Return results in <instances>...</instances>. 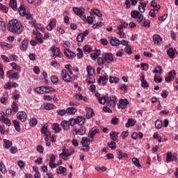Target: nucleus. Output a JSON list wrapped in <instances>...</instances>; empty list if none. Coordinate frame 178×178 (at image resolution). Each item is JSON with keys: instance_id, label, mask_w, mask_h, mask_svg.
<instances>
[{"instance_id": "nucleus-1", "label": "nucleus", "mask_w": 178, "mask_h": 178, "mask_svg": "<svg viewBox=\"0 0 178 178\" xmlns=\"http://www.w3.org/2000/svg\"><path fill=\"white\" fill-rule=\"evenodd\" d=\"M8 29L13 34H22L24 31V26L17 19H12L8 24Z\"/></svg>"}, {"instance_id": "nucleus-2", "label": "nucleus", "mask_w": 178, "mask_h": 178, "mask_svg": "<svg viewBox=\"0 0 178 178\" xmlns=\"http://www.w3.org/2000/svg\"><path fill=\"white\" fill-rule=\"evenodd\" d=\"M99 102L102 105H108V106H112L115 108L116 106V97L115 96H104L99 99Z\"/></svg>"}, {"instance_id": "nucleus-3", "label": "nucleus", "mask_w": 178, "mask_h": 178, "mask_svg": "<svg viewBox=\"0 0 178 178\" xmlns=\"http://www.w3.org/2000/svg\"><path fill=\"white\" fill-rule=\"evenodd\" d=\"M74 154V149L71 148L70 149H66V148L63 149V152L59 154L60 158H62L64 161H67L69 156Z\"/></svg>"}, {"instance_id": "nucleus-4", "label": "nucleus", "mask_w": 178, "mask_h": 178, "mask_svg": "<svg viewBox=\"0 0 178 178\" xmlns=\"http://www.w3.org/2000/svg\"><path fill=\"white\" fill-rule=\"evenodd\" d=\"M131 17L133 19H137L136 22H138V23H142L143 20L144 19V15L140 14L138 10L131 11Z\"/></svg>"}, {"instance_id": "nucleus-5", "label": "nucleus", "mask_w": 178, "mask_h": 178, "mask_svg": "<svg viewBox=\"0 0 178 178\" xmlns=\"http://www.w3.org/2000/svg\"><path fill=\"white\" fill-rule=\"evenodd\" d=\"M49 51H51V52H52L53 57L55 56V58H62V53L60 52V49L55 47V45L51 46Z\"/></svg>"}, {"instance_id": "nucleus-6", "label": "nucleus", "mask_w": 178, "mask_h": 178, "mask_svg": "<svg viewBox=\"0 0 178 178\" xmlns=\"http://www.w3.org/2000/svg\"><path fill=\"white\" fill-rule=\"evenodd\" d=\"M61 77L66 83H70L72 81V76L69 75V72L66 70H63L61 72Z\"/></svg>"}, {"instance_id": "nucleus-7", "label": "nucleus", "mask_w": 178, "mask_h": 178, "mask_svg": "<svg viewBox=\"0 0 178 178\" xmlns=\"http://www.w3.org/2000/svg\"><path fill=\"white\" fill-rule=\"evenodd\" d=\"M98 133H99V129H98L97 127L92 128L88 135L90 141H92V140H94V136H95V134H98Z\"/></svg>"}, {"instance_id": "nucleus-8", "label": "nucleus", "mask_w": 178, "mask_h": 178, "mask_svg": "<svg viewBox=\"0 0 178 178\" xmlns=\"http://www.w3.org/2000/svg\"><path fill=\"white\" fill-rule=\"evenodd\" d=\"M108 80H109L108 74H104V75L99 76V78L97 80V83L98 84H101V83H102L103 86H106V83H108Z\"/></svg>"}, {"instance_id": "nucleus-9", "label": "nucleus", "mask_w": 178, "mask_h": 178, "mask_svg": "<svg viewBox=\"0 0 178 178\" xmlns=\"http://www.w3.org/2000/svg\"><path fill=\"white\" fill-rule=\"evenodd\" d=\"M6 76L10 80H13V79L17 80V79H19V72H13V71L9 70L7 72Z\"/></svg>"}, {"instance_id": "nucleus-10", "label": "nucleus", "mask_w": 178, "mask_h": 178, "mask_svg": "<svg viewBox=\"0 0 178 178\" xmlns=\"http://www.w3.org/2000/svg\"><path fill=\"white\" fill-rule=\"evenodd\" d=\"M17 119L20 120V122H26L27 114L24 111H19L17 113Z\"/></svg>"}, {"instance_id": "nucleus-11", "label": "nucleus", "mask_w": 178, "mask_h": 178, "mask_svg": "<svg viewBox=\"0 0 178 178\" xmlns=\"http://www.w3.org/2000/svg\"><path fill=\"white\" fill-rule=\"evenodd\" d=\"M177 156L175 154H173V153H172V152H168L166 154V161L165 162H167V163H169V162H173V161H175V159H177Z\"/></svg>"}, {"instance_id": "nucleus-12", "label": "nucleus", "mask_w": 178, "mask_h": 178, "mask_svg": "<svg viewBox=\"0 0 178 178\" xmlns=\"http://www.w3.org/2000/svg\"><path fill=\"white\" fill-rule=\"evenodd\" d=\"M64 55L68 58V59H73V58H76V53L71 51L69 49L64 50Z\"/></svg>"}, {"instance_id": "nucleus-13", "label": "nucleus", "mask_w": 178, "mask_h": 178, "mask_svg": "<svg viewBox=\"0 0 178 178\" xmlns=\"http://www.w3.org/2000/svg\"><path fill=\"white\" fill-rule=\"evenodd\" d=\"M29 46V40L27 39L24 40L19 45L20 51L24 52L27 51V47Z\"/></svg>"}, {"instance_id": "nucleus-14", "label": "nucleus", "mask_w": 178, "mask_h": 178, "mask_svg": "<svg viewBox=\"0 0 178 178\" xmlns=\"http://www.w3.org/2000/svg\"><path fill=\"white\" fill-rule=\"evenodd\" d=\"M104 59L107 63H111V62H113V54L111 53L105 54Z\"/></svg>"}, {"instance_id": "nucleus-15", "label": "nucleus", "mask_w": 178, "mask_h": 178, "mask_svg": "<svg viewBox=\"0 0 178 178\" xmlns=\"http://www.w3.org/2000/svg\"><path fill=\"white\" fill-rule=\"evenodd\" d=\"M127 105H129V100H127V99H121L120 100L118 108H121V109H126V108H127Z\"/></svg>"}, {"instance_id": "nucleus-16", "label": "nucleus", "mask_w": 178, "mask_h": 178, "mask_svg": "<svg viewBox=\"0 0 178 178\" xmlns=\"http://www.w3.org/2000/svg\"><path fill=\"white\" fill-rule=\"evenodd\" d=\"M40 131L42 134H44L46 137H49V136H51V132L48 131V126H47L46 124L42 126Z\"/></svg>"}, {"instance_id": "nucleus-17", "label": "nucleus", "mask_w": 178, "mask_h": 178, "mask_svg": "<svg viewBox=\"0 0 178 178\" xmlns=\"http://www.w3.org/2000/svg\"><path fill=\"white\" fill-rule=\"evenodd\" d=\"M110 44L113 47H119V45H120V40L115 37H112L110 40Z\"/></svg>"}, {"instance_id": "nucleus-18", "label": "nucleus", "mask_w": 178, "mask_h": 178, "mask_svg": "<svg viewBox=\"0 0 178 178\" xmlns=\"http://www.w3.org/2000/svg\"><path fill=\"white\" fill-rule=\"evenodd\" d=\"M73 12L77 16H80L81 15H84V8H77V7H74L72 8Z\"/></svg>"}, {"instance_id": "nucleus-19", "label": "nucleus", "mask_w": 178, "mask_h": 178, "mask_svg": "<svg viewBox=\"0 0 178 178\" xmlns=\"http://www.w3.org/2000/svg\"><path fill=\"white\" fill-rule=\"evenodd\" d=\"M140 26H143V27H145L146 29H149L151 26V22H149V19H145L143 17V19L141 23H140Z\"/></svg>"}, {"instance_id": "nucleus-20", "label": "nucleus", "mask_w": 178, "mask_h": 178, "mask_svg": "<svg viewBox=\"0 0 178 178\" xmlns=\"http://www.w3.org/2000/svg\"><path fill=\"white\" fill-rule=\"evenodd\" d=\"M55 91H56V89H55L52 87H50L48 86H43V94H44V93L48 94L49 92H55Z\"/></svg>"}, {"instance_id": "nucleus-21", "label": "nucleus", "mask_w": 178, "mask_h": 178, "mask_svg": "<svg viewBox=\"0 0 178 178\" xmlns=\"http://www.w3.org/2000/svg\"><path fill=\"white\" fill-rule=\"evenodd\" d=\"M60 126L63 127V130L67 131L69 129H70V124H69V121L63 120L60 122Z\"/></svg>"}, {"instance_id": "nucleus-22", "label": "nucleus", "mask_w": 178, "mask_h": 178, "mask_svg": "<svg viewBox=\"0 0 178 178\" xmlns=\"http://www.w3.org/2000/svg\"><path fill=\"white\" fill-rule=\"evenodd\" d=\"M86 72L88 73V77H91V76H94V74H95V69H94L90 65L87 66Z\"/></svg>"}, {"instance_id": "nucleus-23", "label": "nucleus", "mask_w": 178, "mask_h": 178, "mask_svg": "<svg viewBox=\"0 0 178 178\" xmlns=\"http://www.w3.org/2000/svg\"><path fill=\"white\" fill-rule=\"evenodd\" d=\"M86 111V119H91V118H92V116L95 115L94 113V110H92V108H87Z\"/></svg>"}, {"instance_id": "nucleus-24", "label": "nucleus", "mask_w": 178, "mask_h": 178, "mask_svg": "<svg viewBox=\"0 0 178 178\" xmlns=\"http://www.w3.org/2000/svg\"><path fill=\"white\" fill-rule=\"evenodd\" d=\"M66 171V168L63 166H60L58 168L56 169V173L58 175H63V176H66L67 175Z\"/></svg>"}, {"instance_id": "nucleus-25", "label": "nucleus", "mask_w": 178, "mask_h": 178, "mask_svg": "<svg viewBox=\"0 0 178 178\" xmlns=\"http://www.w3.org/2000/svg\"><path fill=\"white\" fill-rule=\"evenodd\" d=\"M3 142L4 143L3 147L6 148V149H9V148L13 145V143L8 139H3Z\"/></svg>"}, {"instance_id": "nucleus-26", "label": "nucleus", "mask_w": 178, "mask_h": 178, "mask_svg": "<svg viewBox=\"0 0 178 178\" xmlns=\"http://www.w3.org/2000/svg\"><path fill=\"white\" fill-rule=\"evenodd\" d=\"M54 26H56V19H53L49 22V24L47 26V29L49 31H51L52 30V29H54Z\"/></svg>"}, {"instance_id": "nucleus-27", "label": "nucleus", "mask_w": 178, "mask_h": 178, "mask_svg": "<svg viewBox=\"0 0 178 178\" xmlns=\"http://www.w3.org/2000/svg\"><path fill=\"white\" fill-rule=\"evenodd\" d=\"M51 129L52 130L54 131L55 133L58 134V133H60V131H62V129L60 128L59 124L58 123H54L51 125Z\"/></svg>"}, {"instance_id": "nucleus-28", "label": "nucleus", "mask_w": 178, "mask_h": 178, "mask_svg": "<svg viewBox=\"0 0 178 178\" xmlns=\"http://www.w3.org/2000/svg\"><path fill=\"white\" fill-rule=\"evenodd\" d=\"M167 55L170 56L171 58L175 59V55H176V50L173 48H169L167 50Z\"/></svg>"}, {"instance_id": "nucleus-29", "label": "nucleus", "mask_w": 178, "mask_h": 178, "mask_svg": "<svg viewBox=\"0 0 178 178\" xmlns=\"http://www.w3.org/2000/svg\"><path fill=\"white\" fill-rule=\"evenodd\" d=\"M153 42L154 44H159V42H162V37L159 34H154L153 35Z\"/></svg>"}, {"instance_id": "nucleus-30", "label": "nucleus", "mask_w": 178, "mask_h": 178, "mask_svg": "<svg viewBox=\"0 0 178 178\" xmlns=\"http://www.w3.org/2000/svg\"><path fill=\"white\" fill-rule=\"evenodd\" d=\"M175 76H176V71L172 70L168 74V76L165 77V81L169 83V81H170L172 79H175Z\"/></svg>"}, {"instance_id": "nucleus-31", "label": "nucleus", "mask_w": 178, "mask_h": 178, "mask_svg": "<svg viewBox=\"0 0 178 178\" xmlns=\"http://www.w3.org/2000/svg\"><path fill=\"white\" fill-rule=\"evenodd\" d=\"M76 124H79V126H83L86 123V118L83 116H78L76 118Z\"/></svg>"}, {"instance_id": "nucleus-32", "label": "nucleus", "mask_w": 178, "mask_h": 178, "mask_svg": "<svg viewBox=\"0 0 178 178\" xmlns=\"http://www.w3.org/2000/svg\"><path fill=\"white\" fill-rule=\"evenodd\" d=\"M66 112L67 115H76V112H77V108L74 107H68L66 108Z\"/></svg>"}, {"instance_id": "nucleus-33", "label": "nucleus", "mask_w": 178, "mask_h": 178, "mask_svg": "<svg viewBox=\"0 0 178 178\" xmlns=\"http://www.w3.org/2000/svg\"><path fill=\"white\" fill-rule=\"evenodd\" d=\"M94 15L98 16V17H102V13H101V11L97 8L91 10L90 15L92 16Z\"/></svg>"}, {"instance_id": "nucleus-34", "label": "nucleus", "mask_w": 178, "mask_h": 178, "mask_svg": "<svg viewBox=\"0 0 178 178\" xmlns=\"http://www.w3.org/2000/svg\"><path fill=\"white\" fill-rule=\"evenodd\" d=\"M13 124L14 125L16 131L20 133V122L17 120H14L13 121Z\"/></svg>"}, {"instance_id": "nucleus-35", "label": "nucleus", "mask_w": 178, "mask_h": 178, "mask_svg": "<svg viewBox=\"0 0 178 178\" xmlns=\"http://www.w3.org/2000/svg\"><path fill=\"white\" fill-rule=\"evenodd\" d=\"M147 3H143V2L140 3V5L138 6V10L140 12V13H144V12H145V8H147Z\"/></svg>"}, {"instance_id": "nucleus-36", "label": "nucleus", "mask_w": 178, "mask_h": 178, "mask_svg": "<svg viewBox=\"0 0 178 178\" xmlns=\"http://www.w3.org/2000/svg\"><path fill=\"white\" fill-rule=\"evenodd\" d=\"M19 12L20 16H22V17L26 16V7H24V5L21 4L19 8Z\"/></svg>"}, {"instance_id": "nucleus-37", "label": "nucleus", "mask_w": 178, "mask_h": 178, "mask_svg": "<svg viewBox=\"0 0 178 178\" xmlns=\"http://www.w3.org/2000/svg\"><path fill=\"white\" fill-rule=\"evenodd\" d=\"M10 6L15 11L17 10V2L16 1V0H10Z\"/></svg>"}, {"instance_id": "nucleus-38", "label": "nucleus", "mask_w": 178, "mask_h": 178, "mask_svg": "<svg viewBox=\"0 0 178 178\" xmlns=\"http://www.w3.org/2000/svg\"><path fill=\"white\" fill-rule=\"evenodd\" d=\"M136 124V120L133 118H129L128 120L127 123L125 124L126 127H133V126H135Z\"/></svg>"}, {"instance_id": "nucleus-39", "label": "nucleus", "mask_w": 178, "mask_h": 178, "mask_svg": "<svg viewBox=\"0 0 178 178\" xmlns=\"http://www.w3.org/2000/svg\"><path fill=\"white\" fill-rule=\"evenodd\" d=\"M81 144L83 147H87L90 145V141H88V139H87V138L83 137L81 139Z\"/></svg>"}, {"instance_id": "nucleus-40", "label": "nucleus", "mask_w": 178, "mask_h": 178, "mask_svg": "<svg viewBox=\"0 0 178 178\" xmlns=\"http://www.w3.org/2000/svg\"><path fill=\"white\" fill-rule=\"evenodd\" d=\"M151 6H152V8L156 9V10H157V11L161 9V6L158 5V3H156V1H155V0L152 1Z\"/></svg>"}, {"instance_id": "nucleus-41", "label": "nucleus", "mask_w": 178, "mask_h": 178, "mask_svg": "<svg viewBox=\"0 0 178 178\" xmlns=\"http://www.w3.org/2000/svg\"><path fill=\"white\" fill-rule=\"evenodd\" d=\"M38 123V121L37 120V118H32L30 120L29 124L31 127H34V126H37V124Z\"/></svg>"}, {"instance_id": "nucleus-42", "label": "nucleus", "mask_w": 178, "mask_h": 178, "mask_svg": "<svg viewBox=\"0 0 178 178\" xmlns=\"http://www.w3.org/2000/svg\"><path fill=\"white\" fill-rule=\"evenodd\" d=\"M11 108L13 112H19V106H17V103H16V102H13Z\"/></svg>"}, {"instance_id": "nucleus-43", "label": "nucleus", "mask_w": 178, "mask_h": 178, "mask_svg": "<svg viewBox=\"0 0 178 178\" xmlns=\"http://www.w3.org/2000/svg\"><path fill=\"white\" fill-rule=\"evenodd\" d=\"M132 162L135 166H137V168H141V164H140V160H138V159L134 157L132 159Z\"/></svg>"}, {"instance_id": "nucleus-44", "label": "nucleus", "mask_w": 178, "mask_h": 178, "mask_svg": "<svg viewBox=\"0 0 178 178\" xmlns=\"http://www.w3.org/2000/svg\"><path fill=\"white\" fill-rule=\"evenodd\" d=\"M79 136H84L86 134V127H81L77 129Z\"/></svg>"}, {"instance_id": "nucleus-45", "label": "nucleus", "mask_w": 178, "mask_h": 178, "mask_svg": "<svg viewBox=\"0 0 178 178\" xmlns=\"http://www.w3.org/2000/svg\"><path fill=\"white\" fill-rule=\"evenodd\" d=\"M83 50L84 52H88V54H91V52H92V49L90 45H85Z\"/></svg>"}, {"instance_id": "nucleus-46", "label": "nucleus", "mask_w": 178, "mask_h": 178, "mask_svg": "<svg viewBox=\"0 0 178 178\" xmlns=\"http://www.w3.org/2000/svg\"><path fill=\"white\" fill-rule=\"evenodd\" d=\"M129 26V24L127 22H121V24L118 26V30H123V29H126Z\"/></svg>"}, {"instance_id": "nucleus-47", "label": "nucleus", "mask_w": 178, "mask_h": 178, "mask_svg": "<svg viewBox=\"0 0 178 178\" xmlns=\"http://www.w3.org/2000/svg\"><path fill=\"white\" fill-rule=\"evenodd\" d=\"M68 123L70 124V126H76V124H77V120L74 118H71L68 120Z\"/></svg>"}, {"instance_id": "nucleus-48", "label": "nucleus", "mask_w": 178, "mask_h": 178, "mask_svg": "<svg viewBox=\"0 0 178 178\" xmlns=\"http://www.w3.org/2000/svg\"><path fill=\"white\" fill-rule=\"evenodd\" d=\"M55 108V105L48 103L44 106V109H47V111H51Z\"/></svg>"}, {"instance_id": "nucleus-49", "label": "nucleus", "mask_w": 178, "mask_h": 178, "mask_svg": "<svg viewBox=\"0 0 178 178\" xmlns=\"http://www.w3.org/2000/svg\"><path fill=\"white\" fill-rule=\"evenodd\" d=\"M162 121L157 120L155 122V127L156 129H162Z\"/></svg>"}, {"instance_id": "nucleus-50", "label": "nucleus", "mask_w": 178, "mask_h": 178, "mask_svg": "<svg viewBox=\"0 0 178 178\" xmlns=\"http://www.w3.org/2000/svg\"><path fill=\"white\" fill-rule=\"evenodd\" d=\"M162 67L161 66H157L156 67V68L153 70V73L154 74H158V73H160L161 74L162 73Z\"/></svg>"}, {"instance_id": "nucleus-51", "label": "nucleus", "mask_w": 178, "mask_h": 178, "mask_svg": "<svg viewBox=\"0 0 178 178\" xmlns=\"http://www.w3.org/2000/svg\"><path fill=\"white\" fill-rule=\"evenodd\" d=\"M124 52H126V54H128V55H131L132 54L131 46L130 45L126 46V47L124 48Z\"/></svg>"}, {"instance_id": "nucleus-52", "label": "nucleus", "mask_w": 178, "mask_h": 178, "mask_svg": "<svg viewBox=\"0 0 178 178\" xmlns=\"http://www.w3.org/2000/svg\"><path fill=\"white\" fill-rule=\"evenodd\" d=\"M0 170L1 173H6V167L3 162H0Z\"/></svg>"}, {"instance_id": "nucleus-53", "label": "nucleus", "mask_w": 178, "mask_h": 178, "mask_svg": "<svg viewBox=\"0 0 178 178\" xmlns=\"http://www.w3.org/2000/svg\"><path fill=\"white\" fill-rule=\"evenodd\" d=\"M108 147H109V148H111V149H116V143L113 141L108 143Z\"/></svg>"}, {"instance_id": "nucleus-54", "label": "nucleus", "mask_w": 178, "mask_h": 178, "mask_svg": "<svg viewBox=\"0 0 178 178\" xmlns=\"http://www.w3.org/2000/svg\"><path fill=\"white\" fill-rule=\"evenodd\" d=\"M104 26V22H98L96 24H94L92 25V29H98V27H102Z\"/></svg>"}, {"instance_id": "nucleus-55", "label": "nucleus", "mask_w": 178, "mask_h": 178, "mask_svg": "<svg viewBox=\"0 0 178 178\" xmlns=\"http://www.w3.org/2000/svg\"><path fill=\"white\" fill-rule=\"evenodd\" d=\"M35 92L38 94H44V86H40L35 89Z\"/></svg>"}, {"instance_id": "nucleus-56", "label": "nucleus", "mask_w": 178, "mask_h": 178, "mask_svg": "<svg viewBox=\"0 0 178 178\" xmlns=\"http://www.w3.org/2000/svg\"><path fill=\"white\" fill-rule=\"evenodd\" d=\"M35 40H36L39 44H42V42H44V40H42V35L41 34L35 36Z\"/></svg>"}, {"instance_id": "nucleus-57", "label": "nucleus", "mask_w": 178, "mask_h": 178, "mask_svg": "<svg viewBox=\"0 0 178 178\" xmlns=\"http://www.w3.org/2000/svg\"><path fill=\"white\" fill-rule=\"evenodd\" d=\"M86 23H88V24H92L94 23V19L91 16H88L86 18V21H85Z\"/></svg>"}, {"instance_id": "nucleus-58", "label": "nucleus", "mask_w": 178, "mask_h": 178, "mask_svg": "<svg viewBox=\"0 0 178 178\" xmlns=\"http://www.w3.org/2000/svg\"><path fill=\"white\" fill-rule=\"evenodd\" d=\"M153 137L156 140H159V143H162V136H159L157 133L154 134Z\"/></svg>"}, {"instance_id": "nucleus-59", "label": "nucleus", "mask_w": 178, "mask_h": 178, "mask_svg": "<svg viewBox=\"0 0 178 178\" xmlns=\"http://www.w3.org/2000/svg\"><path fill=\"white\" fill-rule=\"evenodd\" d=\"M83 40H84V36L83 35V34L79 33L76 37V41L78 42H82Z\"/></svg>"}, {"instance_id": "nucleus-60", "label": "nucleus", "mask_w": 178, "mask_h": 178, "mask_svg": "<svg viewBox=\"0 0 178 178\" xmlns=\"http://www.w3.org/2000/svg\"><path fill=\"white\" fill-rule=\"evenodd\" d=\"M115 136H116V133L111 132L110 134V138H111L113 142L114 141H118V138H116Z\"/></svg>"}, {"instance_id": "nucleus-61", "label": "nucleus", "mask_w": 178, "mask_h": 178, "mask_svg": "<svg viewBox=\"0 0 178 178\" xmlns=\"http://www.w3.org/2000/svg\"><path fill=\"white\" fill-rule=\"evenodd\" d=\"M77 51H78V54H77L78 58L81 59V58H83V50H81V49L80 48H78Z\"/></svg>"}, {"instance_id": "nucleus-62", "label": "nucleus", "mask_w": 178, "mask_h": 178, "mask_svg": "<svg viewBox=\"0 0 178 178\" xmlns=\"http://www.w3.org/2000/svg\"><path fill=\"white\" fill-rule=\"evenodd\" d=\"M57 113L60 116H65V115H66V113H67L66 112V110L61 109V110H58Z\"/></svg>"}, {"instance_id": "nucleus-63", "label": "nucleus", "mask_w": 178, "mask_h": 178, "mask_svg": "<svg viewBox=\"0 0 178 178\" xmlns=\"http://www.w3.org/2000/svg\"><path fill=\"white\" fill-rule=\"evenodd\" d=\"M168 95H169V92L163 90L161 94L162 98H168Z\"/></svg>"}, {"instance_id": "nucleus-64", "label": "nucleus", "mask_w": 178, "mask_h": 178, "mask_svg": "<svg viewBox=\"0 0 178 178\" xmlns=\"http://www.w3.org/2000/svg\"><path fill=\"white\" fill-rule=\"evenodd\" d=\"M118 123H119V118L115 117L111 120V124L116 125V124H118Z\"/></svg>"}]
</instances>
